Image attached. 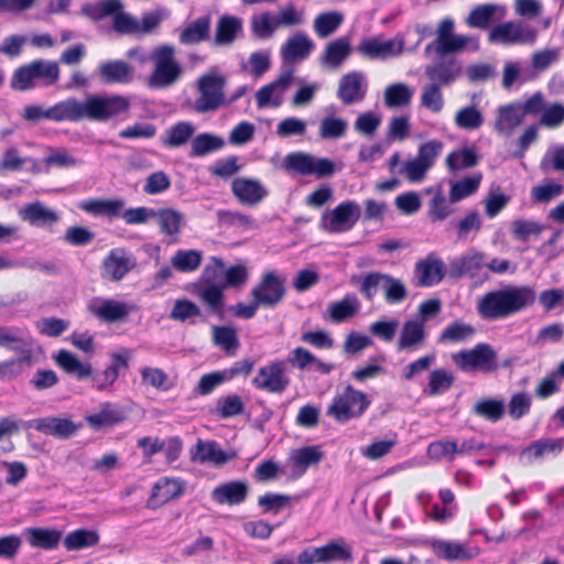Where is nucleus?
<instances>
[{"instance_id":"obj_1","label":"nucleus","mask_w":564,"mask_h":564,"mask_svg":"<svg viewBox=\"0 0 564 564\" xmlns=\"http://www.w3.org/2000/svg\"><path fill=\"white\" fill-rule=\"evenodd\" d=\"M131 100L123 95L88 94L85 99L75 97L58 101L44 109L40 105H30L24 109L23 118L26 121L37 122L47 119L54 122H107L129 112Z\"/></svg>"},{"instance_id":"obj_2","label":"nucleus","mask_w":564,"mask_h":564,"mask_svg":"<svg viewBox=\"0 0 564 564\" xmlns=\"http://www.w3.org/2000/svg\"><path fill=\"white\" fill-rule=\"evenodd\" d=\"M536 293L530 285H509L494 290L479 297L476 311L484 321H500L511 317L534 304Z\"/></svg>"},{"instance_id":"obj_3","label":"nucleus","mask_w":564,"mask_h":564,"mask_svg":"<svg viewBox=\"0 0 564 564\" xmlns=\"http://www.w3.org/2000/svg\"><path fill=\"white\" fill-rule=\"evenodd\" d=\"M225 262L221 258L212 257L200 274V285L196 288V294L209 312L219 319L225 318Z\"/></svg>"},{"instance_id":"obj_4","label":"nucleus","mask_w":564,"mask_h":564,"mask_svg":"<svg viewBox=\"0 0 564 564\" xmlns=\"http://www.w3.org/2000/svg\"><path fill=\"white\" fill-rule=\"evenodd\" d=\"M174 47L163 45L155 50L152 61L154 68L147 78L150 89H163L174 85L182 75V66L174 57Z\"/></svg>"},{"instance_id":"obj_5","label":"nucleus","mask_w":564,"mask_h":564,"mask_svg":"<svg viewBox=\"0 0 564 564\" xmlns=\"http://www.w3.org/2000/svg\"><path fill=\"white\" fill-rule=\"evenodd\" d=\"M59 78V67L56 62L35 59L17 68L11 78V88L25 91L34 87L35 79H42L44 85L51 86Z\"/></svg>"},{"instance_id":"obj_6","label":"nucleus","mask_w":564,"mask_h":564,"mask_svg":"<svg viewBox=\"0 0 564 564\" xmlns=\"http://www.w3.org/2000/svg\"><path fill=\"white\" fill-rule=\"evenodd\" d=\"M368 395L348 384L341 393H337L327 409V415L338 423H346L352 419H359L370 406Z\"/></svg>"},{"instance_id":"obj_7","label":"nucleus","mask_w":564,"mask_h":564,"mask_svg":"<svg viewBox=\"0 0 564 564\" xmlns=\"http://www.w3.org/2000/svg\"><path fill=\"white\" fill-rule=\"evenodd\" d=\"M452 360L463 372H494L498 369L497 352L486 343H480L471 349L460 350L452 355Z\"/></svg>"},{"instance_id":"obj_8","label":"nucleus","mask_w":564,"mask_h":564,"mask_svg":"<svg viewBox=\"0 0 564 564\" xmlns=\"http://www.w3.org/2000/svg\"><path fill=\"white\" fill-rule=\"evenodd\" d=\"M226 77L217 72L204 74L198 79L199 97L195 101V110L200 113L214 111L226 104Z\"/></svg>"},{"instance_id":"obj_9","label":"nucleus","mask_w":564,"mask_h":564,"mask_svg":"<svg viewBox=\"0 0 564 564\" xmlns=\"http://www.w3.org/2000/svg\"><path fill=\"white\" fill-rule=\"evenodd\" d=\"M359 219V207L352 200H345L333 210L323 214V227L333 234L350 230Z\"/></svg>"},{"instance_id":"obj_10","label":"nucleus","mask_w":564,"mask_h":564,"mask_svg":"<svg viewBox=\"0 0 564 564\" xmlns=\"http://www.w3.org/2000/svg\"><path fill=\"white\" fill-rule=\"evenodd\" d=\"M285 362L274 360L261 367L258 376L252 379V384L258 390L271 393H282L289 386L290 379L285 376Z\"/></svg>"},{"instance_id":"obj_11","label":"nucleus","mask_w":564,"mask_h":564,"mask_svg":"<svg viewBox=\"0 0 564 564\" xmlns=\"http://www.w3.org/2000/svg\"><path fill=\"white\" fill-rule=\"evenodd\" d=\"M293 74V68H284L274 82L262 86L256 94L258 107H280L283 102V94L289 89L294 79Z\"/></svg>"},{"instance_id":"obj_12","label":"nucleus","mask_w":564,"mask_h":564,"mask_svg":"<svg viewBox=\"0 0 564 564\" xmlns=\"http://www.w3.org/2000/svg\"><path fill=\"white\" fill-rule=\"evenodd\" d=\"M25 425L28 429H34L42 434L53 436L58 440H69L77 433L80 426L68 417L59 416L33 419L25 422Z\"/></svg>"},{"instance_id":"obj_13","label":"nucleus","mask_w":564,"mask_h":564,"mask_svg":"<svg viewBox=\"0 0 564 564\" xmlns=\"http://www.w3.org/2000/svg\"><path fill=\"white\" fill-rule=\"evenodd\" d=\"M285 279L274 271H268L261 281L251 290L252 297H259L263 306L273 307L282 301L285 294Z\"/></svg>"},{"instance_id":"obj_14","label":"nucleus","mask_w":564,"mask_h":564,"mask_svg":"<svg viewBox=\"0 0 564 564\" xmlns=\"http://www.w3.org/2000/svg\"><path fill=\"white\" fill-rule=\"evenodd\" d=\"M445 273L446 265L444 261L434 254H429L415 263V285L421 288L434 286L444 279Z\"/></svg>"},{"instance_id":"obj_15","label":"nucleus","mask_w":564,"mask_h":564,"mask_svg":"<svg viewBox=\"0 0 564 564\" xmlns=\"http://www.w3.org/2000/svg\"><path fill=\"white\" fill-rule=\"evenodd\" d=\"M185 491V482L177 478L162 477L152 487L145 503L148 509H156L171 500L181 497Z\"/></svg>"},{"instance_id":"obj_16","label":"nucleus","mask_w":564,"mask_h":564,"mask_svg":"<svg viewBox=\"0 0 564 564\" xmlns=\"http://www.w3.org/2000/svg\"><path fill=\"white\" fill-rule=\"evenodd\" d=\"M427 332L423 321L408 319L403 323L397 341V350L414 352L426 344Z\"/></svg>"},{"instance_id":"obj_17","label":"nucleus","mask_w":564,"mask_h":564,"mask_svg":"<svg viewBox=\"0 0 564 564\" xmlns=\"http://www.w3.org/2000/svg\"><path fill=\"white\" fill-rule=\"evenodd\" d=\"M87 308L94 316L106 323L121 322L131 312V307L127 303L112 299H95Z\"/></svg>"},{"instance_id":"obj_18","label":"nucleus","mask_w":564,"mask_h":564,"mask_svg":"<svg viewBox=\"0 0 564 564\" xmlns=\"http://www.w3.org/2000/svg\"><path fill=\"white\" fill-rule=\"evenodd\" d=\"M231 191L238 202L246 206L258 205L269 194L260 181L247 177L235 178Z\"/></svg>"},{"instance_id":"obj_19","label":"nucleus","mask_w":564,"mask_h":564,"mask_svg":"<svg viewBox=\"0 0 564 564\" xmlns=\"http://www.w3.org/2000/svg\"><path fill=\"white\" fill-rule=\"evenodd\" d=\"M135 267V259L127 256L124 249H112L102 261V276L111 281H120Z\"/></svg>"},{"instance_id":"obj_20","label":"nucleus","mask_w":564,"mask_h":564,"mask_svg":"<svg viewBox=\"0 0 564 564\" xmlns=\"http://www.w3.org/2000/svg\"><path fill=\"white\" fill-rule=\"evenodd\" d=\"M236 456L235 453L228 454L216 441L198 440L195 446L191 449V459L194 462L212 463L215 466H221L228 463Z\"/></svg>"},{"instance_id":"obj_21","label":"nucleus","mask_w":564,"mask_h":564,"mask_svg":"<svg viewBox=\"0 0 564 564\" xmlns=\"http://www.w3.org/2000/svg\"><path fill=\"white\" fill-rule=\"evenodd\" d=\"M367 84L364 76L358 72L344 75L338 85L337 97L344 105H352L365 99Z\"/></svg>"},{"instance_id":"obj_22","label":"nucleus","mask_w":564,"mask_h":564,"mask_svg":"<svg viewBox=\"0 0 564 564\" xmlns=\"http://www.w3.org/2000/svg\"><path fill=\"white\" fill-rule=\"evenodd\" d=\"M133 74V67L123 59H110L98 66L99 79L106 85L130 84Z\"/></svg>"},{"instance_id":"obj_23","label":"nucleus","mask_w":564,"mask_h":564,"mask_svg":"<svg viewBox=\"0 0 564 564\" xmlns=\"http://www.w3.org/2000/svg\"><path fill=\"white\" fill-rule=\"evenodd\" d=\"M402 51L403 41L397 43L394 40L381 41L378 37L364 39L358 45V52L371 59L398 56Z\"/></svg>"},{"instance_id":"obj_24","label":"nucleus","mask_w":564,"mask_h":564,"mask_svg":"<svg viewBox=\"0 0 564 564\" xmlns=\"http://www.w3.org/2000/svg\"><path fill=\"white\" fill-rule=\"evenodd\" d=\"M19 216L23 221L39 228L52 227L59 221V215L39 200L26 204L20 209Z\"/></svg>"},{"instance_id":"obj_25","label":"nucleus","mask_w":564,"mask_h":564,"mask_svg":"<svg viewBox=\"0 0 564 564\" xmlns=\"http://www.w3.org/2000/svg\"><path fill=\"white\" fill-rule=\"evenodd\" d=\"M249 487L246 481L231 480L218 485L212 491V499L219 505H240L248 496Z\"/></svg>"},{"instance_id":"obj_26","label":"nucleus","mask_w":564,"mask_h":564,"mask_svg":"<svg viewBox=\"0 0 564 564\" xmlns=\"http://www.w3.org/2000/svg\"><path fill=\"white\" fill-rule=\"evenodd\" d=\"M242 20L236 15H221L215 28L214 45L227 46L231 45L237 37L242 34Z\"/></svg>"},{"instance_id":"obj_27","label":"nucleus","mask_w":564,"mask_h":564,"mask_svg":"<svg viewBox=\"0 0 564 564\" xmlns=\"http://www.w3.org/2000/svg\"><path fill=\"white\" fill-rule=\"evenodd\" d=\"M449 267L451 273L455 276L469 275L475 278L479 275L482 268H486V256L473 249L453 260Z\"/></svg>"},{"instance_id":"obj_28","label":"nucleus","mask_w":564,"mask_h":564,"mask_svg":"<svg viewBox=\"0 0 564 564\" xmlns=\"http://www.w3.org/2000/svg\"><path fill=\"white\" fill-rule=\"evenodd\" d=\"M535 32L528 29L525 34L522 35L521 25L512 21L505 22L492 28L489 34V41L499 42L502 44H513L523 41H534Z\"/></svg>"},{"instance_id":"obj_29","label":"nucleus","mask_w":564,"mask_h":564,"mask_svg":"<svg viewBox=\"0 0 564 564\" xmlns=\"http://www.w3.org/2000/svg\"><path fill=\"white\" fill-rule=\"evenodd\" d=\"M129 351L112 352L110 355V365L101 372L104 382H99V376L91 375V381L97 390L104 391L111 386L123 370L129 369Z\"/></svg>"},{"instance_id":"obj_30","label":"nucleus","mask_w":564,"mask_h":564,"mask_svg":"<svg viewBox=\"0 0 564 564\" xmlns=\"http://www.w3.org/2000/svg\"><path fill=\"white\" fill-rule=\"evenodd\" d=\"M352 547L344 538H336L319 546V563H352Z\"/></svg>"},{"instance_id":"obj_31","label":"nucleus","mask_w":564,"mask_h":564,"mask_svg":"<svg viewBox=\"0 0 564 564\" xmlns=\"http://www.w3.org/2000/svg\"><path fill=\"white\" fill-rule=\"evenodd\" d=\"M360 308L358 297L352 294H346L341 300L332 302L324 318L334 324H340L354 317Z\"/></svg>"},{"instance_id":"obj_32","label":"nucleus","mask_w":564,"mask_h":564,"mask_svg":"<svg viewBox=\"0 0 564 564\" xmlns=\"http://www.w3.org/2000/svg\"><path fill=\"white\" fill-rule=\"evenodd\" d=\"M431 549L437 557L448 562L466 561L474 556L464 544L456 541L434 539L431 542Z\"/></svg>"},{"instance_id":"obj_33","label":"nucleus","mask_w":564,"mask_h":564,"mask_svg":"<svg viewBox=\"0 0 564 564\" xmlns=\"http://www.w3.org/2000/svg\"><path fill=\"white\" fill-rule=\"evenodd\" d=\"M54 360L66 373L75 376L78 380L90 378L93 375L90 364L82 362L75 354L66 349H61L54 356Z\"/></svg>"},{"instance_id":"obj_34","label":"nucleus","mask_w":564,"mask_h":564,"mask_svg":"<svg viewBox=\"0 0 564 564\" xmlns=\"http://www.w3.org/2000/svg\"><path fill=\"white\" fill-rule=\"evenodd\" d=\"M288 464L295 478L305 474L307 468L317 464V446H304L290 452Z\"/></svg>"},{"instance_id":"obj_35","label":"nucleus","mask_w":564,"mask_h":564,"mask_svg":"<svg viewBox=\"0 0 564 564\" xmlns=\"http://www.w3.org/2000/svg\"><path fill=\"white\" fill-rule=\"evenodd\" d=\"M314 48V43L304 34H296L288 40L281 48L284 63H292L306 58Z\"/></svg>"},{"instance_id":"obj_36","label":"nucleus","mask_w":564,"mask_h":564,"mask_svg":"<svg viewBox=\"0 0 564 564\" xmlns=\"http://www.w3.org/2000/svg\"><path fill=\"white\" fill-rule=\"evenodd\" d=\"M122 198L89 199L80 204V208L95 216H106L109 219L121 217L124 207Z\"/></svg>"},{"instance_id":"obj_37","label":"nucleus","mask_w":564,"mask_h":564,"mask_svg":"<svg viewBox=\"0 0 564 564\" xmlns=\"http://www.w3.org/2000/svg\"><path fill=\"white\" fill-rule=\"evenodd\" d=\"M388 279L387 273L381 272H368L359 276H352V284L358 286L360 294L368 302L373 301L379 290L384 289Z\"/></svg>"},{"instance_id":"obj_38","label":"nucleus","mask_w":564,"mask_h":564,"mask_svg":"<svg viewBox=\"0 0 564 564\" xmlns=\"http://www.w3.org/2000/svg\"><path fill=\"white\" fill-rule=\"evenodd\" d=\"M25 534L31 546L43 550L56 549L62 539V531L53 528H28Z\"/></svg>"},{"instance_id":"obj_39","label":"nucleus","mask_w":564,"mask_h":564,"mask_svg":"<svg viewBox=\"0 0 564 564\" xmlns=\"http://www.w3.org/2000/svg\"><path fill=\"white\" fill-rule=\"evenodd\" d=\"M283 169L300 175L317 174V159L304 152H291L283 160Z\"/></svg>"},{"instance_id":"obj_40","label":"nucleus","mask_w":564,"mask_h":564,"mask_svg":"<svg viewBox=\"0 0 564 564\" xmlns=\"http://www.w3.org/2000/svg\"><path fill=\"white\" fill-rule=\"evenodd\" d=\"M210 21L209 15H203L189 23L180 34L181 44L193 45L208 41L210 37Z\"/></svg>"},{"instance_id":"obj_41","label":"nucleus","mask_w":564,"mask_h":564,"mask_svg":"<svg viewBox=\"0 0 564 564\" xmlns=\"http://www.w3.org/2000/svg\"><path fill=\"white\" fill-rule=\"evenodd\" d=\"M195 132V126L189 121H178L170 127L161 137L163 147L172 149L186 144Z\"/></svg>"},{"instance_id":"obj_42","label":"nucleus","mask_w":564,"mask_h":564,"mask_svg":"<svg viewBox=\"0 0 564 564\" xmlns=\"http://www.w3.org/2000/svg\"><path fill=\"white\" fill-rule=\"evenodd\" d=\"M351 52L350 43L347 37H339L329 42L323 54L325 66L336 69L349 56Z\"/></svg>"},{"instance_id":"obj_43","label":"nucleus","mask_w":564,"mask_h":564,"mask_svg":"<svg viewBox=\"0 0 564 564\" xmlns=\"http://www.w3.org/2000/svg\"><path fill=\"white\" fill-rule=\"evenodd\" d=\"M506 412L503 400L482 398L475 402L471 408V413L478 417L489 422L500 421Z\"/></svg>"},{"instance_id":"obj_44","label":"nucleus","mask_w":564,"mask_h":564,"mask_svg":"<svg viewBox=\"0 0 564 564\" xmlns=\"http://www.w3.org/2000/svg\"><path fill=\"white\" fill-rule=\"evenodd\" d=\"M124 419V413L110 403L102 404L98 413L86 416L87 423L94 430H101L102 427L121 423Z\"/></svg>"},{"instance_id":"obj_45","label":"nucleus","mask_w":564,"mask_h":564,"mask_svg":"<svg viewBox=\"0 0 564 564\" xmlns=\"http://www.w3.org/2000/svg\"><path fill=\"white\" fill-rule=\"evenodd\" d=\"M564 449V437L540 438L532 442L523 451L522 455L529 459H539L547 454H560Z\"/></svg>"},{"instance_id":"obj_46","label":"nucleus","mask_w":564,"mask_h":564,"mask_svg":"<svg viewBox=\"0 0 564 564\" xmlns=\"http://www.w3.org/2000/svg\"><path fill=\"white\" fill-rule=\"evenodd\" d=\"M454 382L455 376L451 371L437 368L429 373L427 387L424 392L429 397H437L452 389Z\"/></svg>"},{"instance_id":"obj_47","label":"nucleus","mask_w":564,"mask_h":564,"mask_svg":"<svg viewBox=\"0 0 564 564\" xmlns=\"http://www.w3.org/2000/svg\"><path fill=\"white\" fill-rule=\"evenodd\" d=\"M459 74V68L453 62L438 63L426 67L425 75L431 82L437 84L438 87L452 84Z\"/></svg>"},{"instance_id":"obj_48","label":"nucleus","mask_w":564,"mask_h":564,"mask_svg":"<svg viewBox=\"0 0 564 564\" xmlns=\"http://www.w3.org/2000/svg\"><path fill=\"white\" fill-rule=\"evenodd\" d=\"M480 182V174L465 176L459 181L452 182L448 194L449 203L454 204L460 202L475 194L479 188Z\"/></svg>"},{"instance_id":"obj_49","label":"nucleus","mask_w":564,"mask_h":564,"mask_svg":"<svg viewBox=\"0 0 564 564\" xmlns=\"http://www.w3.org/2000/svg\"><path fill=\"white\" fill-rule=\"evenodd\" d=\"M225 145L221 137L208 132L197 134L192 141L189 156H204L220 150Z\"/></svg>"},{"instance_id":"obj_50","label":"nucleus","mask_w":564,"mask_h":564,"mask_svg":"<svg viewBox=\"0 0 564 564\" xmlns=\"http://www.w3.org/2000/svg\"><path fill=\"white\" fill-rule=\"evenodd\" d=\"M479 158L475 149L463 148L452 151L446 158V166L449 171L455 172L462 169L474 167L478 164Z\"/></svg>"},{"instance_id":"obj_51","label":"nucleus","mask_w":564,"mask_h":564,"mask_svg":"<svg viewBox=\"0 0 564 564\" xmlns=\"http://www.w3.org/2000/svg\"><path fill=\"white\" fill-rule=\"evenodd\" d=\"M202 316L203 313L199 306L186 297L175 300L170 313L171 319L181 323L189 321V324H195L193 318Z\"/></svg>"},{"instance_id":"obj_52","label":"nucleus","mask_w":564,"mask_h":564,"mask_svg":"<svg viewBox=\"0 0 564 564\" xmlns=\"http://www.w3.org/2000/svg\"><path fill=\"white\" fill-rule=\"evenodd\" d=\"M98 541L99 535L96 531L78 529L67 534L64 540V546L68 551L82 550L96 545Z\"/></svg>"},{"instance_id":"obj_53","label":"nucleus","mask_w":564,"mask_h":564,"mask_svg":"<svg viewBox=\"0 0 564 564\" xmlns=\"http://www.w3.org/2000/svg\"><path fill=\"white\" fill-rule=\"evenodd\" d=\"M215 412L220 419L234 417L245 412V403L238 394H227L217 399Z\"/></svg>"},{"instance_id":"obj_54","label":"nucleus","mask_w":564,"mask_h":564,"mask_svg":"<svg viewBox=\"0 0 564 564\" xmlns=\"http://www.w3.org/2000/svg\"><path fill=\"white\" fill-rule=\"evenodd\" d=\"M14 351L21 354V356L17 359H10L0 362V375L1 376H10L15 377L21 372L20 365L21 364H30L33 358L32 354V340L26 343L24 347L21 346L14 347Z\"/></svg>"},{"instance_id":"obj_55","label":"nucleus","mask_w":564,"mask_h":564,"mask_svg":"<svg viewBox=\"0 0 564 564\" xmlns=\"http://www.w3.org/2000/svg\"><path fill=\"white\" fill-rule=\"evenodd\" d=\"M412 90L408 85L398 83L388 86L384 90V104L389 108L408 106L412 99Z\"/></svg>"},{"instance_id":"obj_56","label":"nucleus","mask_w":564,"mask_h":564,"mask_svg":"<svg viewBox=\"0 0 564 564\" xmlns=\"http://www.w3.org/2000/svg\"><path fill=\"white\" fill-rule=\"evenodd\" d=\"M158 223L161 231L165 235H177L181 230L183 214L173 208H161L156 210Z\"/></svg>"},{"instance_id":"obj_57","label":"nucleus","mask_w":564,"mask_h":564,"mask_svg":"<svg viewBox=\"0 0 564 564\" xmlns=\"http://www.w3.org/2000/svg\"><path fill=\"white\" fill-rule=\"evenodd\" d=\"M475 334V328L465 324L460 321H455L448 324L440 334L438 340L441 343L451 341V343H459L464 341L467 338L471 337Z\"/></svg>"},{"instance_id":"obj_58","label":"nucleus","mask_w":564,"mask_h":564,"mask_svg":"<svg viewBox=\"0 0 564 564\" xmlns=\"http://www.w3.org/2000/svg\"><path fill=\"white\" fill-rule=\"evenodd\" d=\"M522 117V112L517 107L512 105L503 106L499 109L495 124L496 129L499 132H510L521 123Z\"/></svg>"},{"instance_id":"obj_59","label":"nucleus","mask_w":564,"mask_h":564,"mask_svg":"<svg viewBox=\"0 0 564 564\" xmlns=\"http://www.w3.org/2000/svg\"><path fill=\"white\" fill-rule=\"evenodd\" d=\"M421 106L429 109L433 113H438L444 107V98L437 84H425L422 87L420 97Z\"/></svg>"},{"instance_id":"obj_60","label":"nucleus","mask_w":564,"mask_h":564,"mask_svg":"<svg viewBox=\"0 0 564 564\" xmlns=\"http://www.w3.org/2000/svg\"><path fill=\"white\" fill-rule=\"evenodd\" d=\"M496 11L497 6L494 3L479 4L470 11L467 24L471 28L485 30L489 26Z\"/></svg>"},{"instance_id":"obj_61","label":"nucleus","mask_w":564,"mask_h":564,"mask_svg":"<svg viewBox=\"0 0 564 564\" xmlns=\"http://www.w3.org/2000/svg\"><path fill=\"white\" fill-rule=\"evenodd\" d=\"M202 262V252L197 250H178L172 258V265L180 272L196 270Z\"/></svg>"},{"instance_id":"obj_62","label":"nucleus","mask_w":564,"mask_h":564,"mask_svg":"<svg viewBox=\"0 0 564 564\" xmlns=\"http://www.w3.org/2000/svg\"><path fill=\"white\" fill-rule=\"evenodd\" d=\"M564 193V186L554 181H547L544 184L533 186L531 189V198L536 204H547L552 199Z\"/></svg>"},{"instance_id":"obj_63","label":"nucleus","mask_w":564,"mask_h":564,"mask_svg":"<svg viewBox=\"0 0 564 564\" xmlns=\"http://www.w3.org/2000/svg\"><path fill=\"white\" fill-rule=\"evenodd\" d=\"M348 129V122L334 116L325 117L319 127V135L324 139L337 140L343 138Z\"/></svg>"},{"instance_id":"obj_64","label":"nucleus","mask_w":564,"mask_h":564,"mask_svg":"<svg viewBox=\"0 0 564 564\" xmlns=\"http://www.w3.org/2000/svg\"><path fill=\"white\" fill-rule=\"evenodd\" d=\"M532 399L530 394L527 392H517L511 395L507 411L512 420L518 421L530 413Z\"/></svg>"}]
</instances>
